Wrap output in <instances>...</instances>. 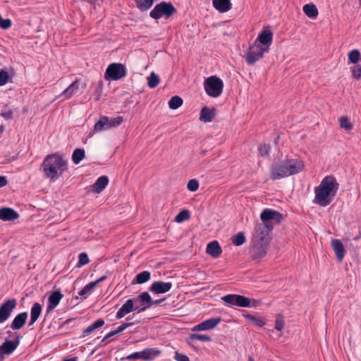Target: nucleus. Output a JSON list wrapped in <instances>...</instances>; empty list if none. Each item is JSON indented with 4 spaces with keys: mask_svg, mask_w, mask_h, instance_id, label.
<instances>
[{
    "mask_svg": "<svg viewBox=\"0 0 361 361\" xmlns=\"http://www.w3.org/2000/svg\"><path fill=\"white\" fill-rule=\"evenodd\" d=\"M339 189L336 178L331 175L325 176L320 184L315 187L313 203L321 207H326L333 201Z\"/></svg>",
    "mask_w": 361,
    "mask_h": 361,
    "instance_id": "nucleus-1",
    "label": "nucleus"
},
{
    "mask_svg": "<svg viewBox=\"0 0 361 361\" xmlns=\"http://www.w3.org/2000/svg\"><path fill=\"white\" fill-rule=\"evenodd\" d=\"M67 169L68 159L59 152L47 155L41 165L44 176L51 181L57 180Z\"/></svg>",
    "mask_w": 361,
    "mask_h": 361,
    "instance_id": "nucleus-2",
    "label": "nucleus"
},
{
    "mask_svg": "<svg viewBox=\"0 0 361 361\" xmlns=\"http://www.w3.org/2000/svg\"><path fill=\"white\" fill-rule=\"evenodd\" d=\"M304 167L302 161L287 159L272 164L270 168V178L272 180L281 179L300 172Z\"/></svg>",
    "mask_w": 361,
    "mask_h": 361,
    "instance_id": "nucleus-3",
    "label": "nucleus"
},
{
    "mask_svg": "<svg viewBox=\"0 0 361 361\" xmlns=\"http://www.w3.org/2000/svg\"><path fill=\"white\" fill-rule=\"evenodd\" d=\"M176 12V9L171 2L161 1L157 4L150 11L149 16L159 20L161 18H169Z\"/></svg>",
    "mask_w": 361,
    "mask_h": 361,
    "instance_id": "nucleus-4",
    "label": "nucleus"
},
{
    "mask_svg": "<svg viewBox=\"0 0 361 361\" xmlns=\"http://www.w3.org/2000/svg\"><path fill=\"white\" fill-rule=\"evenodd\" d=\"M222 300L228 307H255L257 302L237 294H228L222 298Z\"/></svg>",
    "mask_w": 361,
    "mask_h": 361,
    "instance_id": "nucleus-5",
    "label": "nucleus"
},
{
    "mask_svg": "<svg viewBox=\"0 0 361 361\" xmlns=\"http://www.w3.org/2000/svg\"><path fill=\"white\" fill-rule=\"evenodd\" d=\"M204 86L209 96L218 97L222 93L224 82L219 78L211 76L204 81Z\"/></svg>",
    "mask_w": 361,
    "mask_h": 361,
    "instance_id": "nucleus-6",
    "label": "nucleus"
},
{
    "mask_svg": "<svg viewBox=\"0 0 361 361\" xmlns=\"http://www.w3.org/2000/svg\"><path fill=\"white\" fill-rule=\"evenodd\" d=\"M126 75L125 66L120 63H113L109 65L105 71L106 80H118Z\"/></svg>",
    "mask_w": 361,
    "mask_h": 361,
    "instance_id": "nucleus-7",
    "label": "nucleus"
},
{
    "mask_svg": "<svg viewBox=\"0 0 361 361\" xmlns=\"http://www.w3.org/2000/svg\"><path fill=\"white\" fill-rule=\"evenodd\" d=\"M266 52H267L266 49L261 48L257 43H253L252 45L250 46L244 57L247 63L252 66L262 59Z\"/></svg>",
    "mask_w": 361,
    "mask_h": 361,
    "instance_id": "nucleus-8",
    "label": "nucleus"
},
{
    "mask_svg": "<svg viewBox=\"0 0 361 361\" xmlns=\"http://www.w3.org/2000/svg\"><path fill=\"white\" fill-rule=\"evenodd\" d=\"M123 118L122 116L116 118H109L107 116H102L95 123L94 129L95 131H101L103 130H109L111 128H115L121 125Z\"/></svg>",
    "mask_w": 361,
    "mask_h": 361,
    "instance_id": "nucleus-9",
    "label": "nucleus"
},
{
    "mask_svg": "<svg viewBox=\"0 0 361 361\" xmlns=\"http://www.w3.org/2000/svg\"><path fill=\"white\" fill-rule=\"evenodd\" d=\"M273 226L269 224L258 223L253 233V240L269 243V233Z\"/></svg>",
    "mask_w": 361,
    "mask_h": 361,
    "instance_id": "nucleus-10",
    "label": "nucleus"
},
{
    "mask_svg": "<svg viewBox=\"0 0 361 361\" xmlns=\"http://www.w3.org/2000/svg\"><path fill=\"white\" fill-rule=\"evenodd\" d=\"M133 299L135 305L134 311L137 313L142 312L152 306V298L147 292H143Z\"/></svg>",
    "mask_w": 361,
    "mask_h": 361,
    "instance_id": "nucleus-11",
    "label": "nucleus"
},
{
    "mask_svg": "<svg viewBox=\"0 0 361 361\" xmlns=\"http://www.w3.org/2000/svg\"><path fill=\"white\" fill-rule=\"evenodd\" d=\"M17 306L16 299H8L0 305V324L5 322L11 315L12 312Z\"/></svg>",
    "mask_w": 361,
    "mask_h": 361,
    "instance_id": "nucleus-12",
    "label": "nucleus"
},
{
    "mask_svg": "<svg viewBox=\"0 0 361 361\" xmlns=\"http://www.w3.org/2000/svg\"><path fill=\"white\" fill-rule=\"evenodd\" d=\"M160 352L154 348H146L142 351L135 352L129 355L126 357V359L152 360Z\"/></svg>",
    "mask_w": 361,
    "mask_h": 361,
    "instance_id": "nucleus-13",
    "label": "nucleus"
},
{
    "mask_svg": "<svg viewBox=\"0 0 361 361\" xmlns=\"http://www.w3.org/2000/svg\"><path fill=\"white\" fill-rule=\"evenodd\" d=\"M269 244L268 243L253 240V245L250 250L252 258L253 259H260L263 258L267 253Z\"/></svg>",
    "mask_w": 361,
    "mask_h": 361,
    "instance_id": "nucleus-14",
    "label": "nucleus"
},
{
    "mask_svg": "<svg viewBox=\"0 0 361 361\" xmlns=\"http://www.w3.org/2000/svg\"><path fill=\"white\" fill-rule=\"evenodd\" d=\"M273 33L269 29H264L258 35L254 43H257L261 48L265 49L268 52L272 43Z\"/></svg>",
    "mask_w": 361,
    "mask_h": 361,
    "instance_id": "nucleus-15",
    "label": "nucleus"
},
{
    "mask_svg": "<svg viewBox=\"0 0 361 361\" xmlns=\"http://www.w3.org/2000/svg\"><path fill=\"white\" fill-rule=\"evenodd\" d=\"M260 219L262 221V224H269L270 221H274L276 223L279 224L281 221L283 216L276 210L264 209L260 214Z\"/></svg>",
    "mask_w": 361,
    "mask_h": 361,
    "instance_id": "nucleus-16",
    "label": "nucleus"
},
{
    "mask_svg": "<svg viewBox=\"0 0 361 361\" xmlns=\"http://www.w3.org/2000/svg\"><path fill=\"white\" fill-rule=\"evenodd\" d=\"M221 321L220 317H213L207 319L192 328V331H207L214 329Z\"/></svg>",
    "mask_w": 361,
    "mask_h": 361,
    "instance_id": "nucleus-17",
    "label": "nucleus"
},
{
    "mask_svg": "<svg viewBox=\"0 0 361 361\" xmlns=\"http://www.w3.org/2000/svg\"><path fill=\"white\" fill-rule=\"evenodd\" d=\"M63 296V294L59 290L54 291L49 296L48 305L46 310L47 314H49L58 306Z\"/></svg>",
    "mask_w": 361,
    "mask_h": 361,
    "instance_id": "nucleus-18",
    "label": "nucleus"
},
{
    "mask_svg": "<svg viewBox=\"0 0 361 361\" xmlns=\"http://www.w3.org/2000/svg\"><path fill=\"white\" fill-rule=\"evenodd\" d=\"M172 286L171 282L155 281L151 285L149 290L154 293L161 294L169 292Z\"/></svg>",
    "mask_w": 361,
    "mask_h": 361,
    "instance_id": "nucleus-19",
    "label": "nucleus"
},
{
    "mask_svg": "<svg viewBox=\"0 0 361 361\" xmlns=\"http://www.w3.org/2000/svg\"><path fill=\"white\" fill-rule=\"evenodd\" d=\"M134 309L135 305L133 299H128L116 312V319H120L124 317L127 314L134 311Z\"/></svg>",
    "mask_w": 361,
    "mask_h": 361,
    "instance_id": "nucleus-20",
    "label": "nucleus"
},
{
    "mask_svg": "<svg viewBox=\"0 0 361 361\" xmlns=\"http://www.w3.org/2000/svg\"><path fill=\"white\" fill-rule=\"evenodd\" d=\"M19 214L14 209L9 207L0 209V219L4 221H11L17 219Z\"/></svg>",
    "mask_w": 361,
    "mask_h": 361,
    "instance_id": "nucleus-21",
    "label": "nucleus"
},
{
    "mask_svg": "<svg viewBox=\"0 0 361 361\" xmlns=\"http://www.w3.org/2000/svg\"><path fill=\"white\" fill-rule=\"evenodd\" d=\"M331 247L337 257L338 260L339 262H342L345 254V250L341 240L338 239L332 240Z\"/></svg>",
    "mask_w": 361,
    "mask_h": 361,
    "instance_id": "nucleus-22",
    "label": "nucleus"
},
{
    "mask_svg": "<svg viewBox=\"0 0 361 361\" xmlns=\"http://www.w3.org/2000/svg\"><path fill=\"white\" fill-rule=\"evenodd\" d=\"M27 319V313L26 312H21L15 317L9 326L13 330H18L24 326Z\"/></svg>",
    "mask_w": 361,
    "mask_h": 361,
    "instance_id": "nucleus-23",
    "label": "nucleus"
},
{
    "mask_svg": "<svg viewBox=\"0 0 361 361\" xmlns=\"http://www.w3.org/2000/svg\"><path fill=\"white\" fill-rule=\"evenodd\" d=\"M42 307L39 302H35L30 310V320L29 326L33 325L39 319L42 313Z\"/></svg>",
    "mask_w": 361,
    "mask_h": 361,
    "instance_id": "nucleus-24",
    "label": "nucleus"
},
{
    "mask_svg": "<svg viewBox=\"0 0 361 361\" xmlns=\"http://www.w3.org/2000/svg\"><path fill=\"white\" fill-rule=\"evenodd\" d=\"M216 110L214 108L209 109L204 106L201 110L200 120L206 123L211 122L214 118Z\"/></svg>",
    "mask_w": 361,
    "mask_h": 361,
    "instance_id": "nucleus-25",
    "label": "nucleus"
},
{
    "mask_svg": "<svg viewBox=\"0 0 361 361\" xmlns=\"http://www.w3.org/2000/svg\"><path fill=\"white\" fill-rule=\"evenodd\" d=\"M207 252L213 257H218L222 252V250L219 243L214 240L208 243Z\"/></svg>",
    "mask_w": 361,
    "mask_h": 361,
    "instance_id": "nucleus-26",
    "label": "nucleus"
},
{
    "mask_svg": "<svg viewBox=\"0 0 361 361\" xmlns=\"http://www.w3.org/2000/svg\"><path fill=\"white\" fill-rule=\"evenodd\" d=\"M79 81L75 80L72 82L65 90L62 92L60 97H63L65 99L71 98L79 90Z\"/></svg>",
    "mask_w": 361,
    "mask_h": 361,
    "instance_id": "nucleus-27",
    "label": "nucleus"
},
{
    "mask_svg": "<svg viewBox=\"0 0 361 361\" xmlns=\"http://www.w3.org/2000/svg\"><path fill=\"white\" fill-rule=\"evenodd\" d=\"M213 5L221 13L227 12L231 8V0H213Z\"/></svg>",
    "mask_w": 361,
    "mask_h": 361,
    "instance_id": "nucleus-28",
    "label": "nucleus"
},
{
    "mask_svg": "<svg viewBox=\"0 0 361 361\" xmlns=\"http://www.w3.org/2000/svg\"><path fill=\"white\" fill-rule=\"evenodd\" d=\"M109 179L107 176H100L96 182L92 185V190L97 193H100L107 185Z\"/></svg>",
    "mask_w": 361,
    "mask_h": 361,
    "instance_id": "nucleus-29",
    "label": "nucleus"
},
{
    "mask_svg": "<svg viewBox=\"0 0 361 361\" xmlns=\"http://www.w3.org/2000/svg\"><path fill=\"white\" fill-rule=\"evenodd\" d=\"M135 324V322L123 323V324L119 326L116 329L113 330V331L109 332L107 334H106V336L104 337V338L102 339V341L104 342L109 338L122 333L125 329H126L127 328H128L130 326H133Z\"/></svg>",
    "mask_w": 361,
    "mask_h": 361,
    "instance_id": "nucleus-30",
    "label": "nucleus"
},
{
    "mask_svg": "<svg viewBox=\"0 0 361 361\" xmlns=\"http://www.w3.org/2000/svg\"><path fill=\"white\" fill-rule=\"evenodd\" d=\"M18 346V341H9L6 340L1 345V352L4 351L6 355L11 354Z\"/></svg>",
    "mask_w": 361,
    "mask_h": 361,
    "instance_id": "nucleus-31",
    "label": "nucleus"
},
{
    "mask_svg": "<svg viewBox=\"0 0 361 361\" xmlns=\"http://www.w3.org/2000/svg\"><path fill=\"white\" fill-rule=\"evenodd\" d=\"M104 324V319H99L96 320L94 322H93L92 324H90L85 329L83 330L82 337H85L87 335L93 333L96 329L102 327Z\"/></svg>",
    "mask_w": 361,
    "mask_h": 361,
    "instance_id": "nucleus-32",
    "label": "nucleus"
},
{
    "mask_svg": "<svg viewBox=\"0 0 361 361\" xmlns=\"http://www.w3.org/2000/svg\"><path fill=\"white\" fill-rule=\"evenodd\" d=\"M85 152L83 149H75L72 154V161L75 164H78L84 158Z\"/></svg>",
    "mask_w": 361,
    "mask_h": 361,
    "instance_id": "nucleus-33",
    "label": "nucleus"
},
{
    "mask_svg": "<svg viewBox=\"0 0 361 361\" xmlns=\"http://www.w3.org/2000/svg\"><path fill=\"white\" fill-rule=\"evenodd\" d=\"M303 11L310 18H315L318 15L317 7L312 4H305L303 6Z\"/></svg>",
    "mask_w": 361,
    "mask_h": 361,
    "instance_id": "nucleus-34",
    "label": "nucleus"
},
{
    "mask_svg": "<svg viewBox=\"0 0 361 361\" xmlns=\"http://www.w3.org/2000/svg\"><path fill=\"white\" fill-rule=\"evenodd\" d=\"M150 276L151 274L149 271H143L136 275L134 281L138 284L144 283L150 279Z\"/></svg>",
    "mask_w": 361,
    "mask_h": 361,
    "instance_id": "nucleus-35",
    "label": "nucleus"
},
{
    "mask_svg": "<svg viewBox=\"0 0 361 361\" xmlns=\"http://www.w3.org/2000/svg\"><path fill=\"white\" fill-rule=\"evenodd\" d=\"M137 7L141 11H146L149 10L153 3L154 0H135Z\"/></svg>",
    "mask_w": 361,
    "mask_h": 361,
    "instance_id": "nucleus-36",
    "label": "nucleus"
},
{
    "mask_svg": "<svg viewBox=\"0 0 361 361\" xmlns=\"http://www.w3.org/2000/svg\"><path fill=\"white\" fill-rule=\"evenodd\" d=\"M252 324L258 326H263L265 324V320L263 317H256L252 314H247L245 317Z\"/></svg>",
    "mask_w": 361,
    "mask_h": 361,
    "instance_id": "nucleus-37",
    "label": "nucleus"
},
{
    "mask_svg": "<svg viewBox=\"0 0 361 361\" xmlns=\"http://www.w3.org/2000/svg\"><path fill=\"white\" fill-rule=\"evenodd\" d=\"M183 104V99L179 96H173L169 102V108L177 109Z\"/></svg>",
    "mask_w": 361,
    "mask_h": 361,
    "instance_id": "nucleus-38",
    "label": "nucleus"
},
{
    "mask_svg": "<svg viewBox=\"0 0 361 361\" xmlns=\"http://www.w3.org/2000/svg\"><path fill=\"white\" fill-rule=\"evenodd\" d=\"M159 78L154 72L151 73L147 78V84L150 88L156 87L159 83Z\"/></svg>",
    "mask_w": 361,
    "mask_h": 361,
    "instance_id": "nucleus-39",
    "label": "nucleus"
},
{
    "mask_svg": "<svg viewBox=\"0 0 361 361\" xmlns=\"http://www.w3.org/2000/svg\"><path fill=\"white\" fill-rule=\"evenodd\" d=\"M191 341H200L203 342H209L212 340L211 337L206 334H192L189 336Z\"/></svg>",
    "mask_w": 361,
    "mask_h": 361,
    "instance_id": "nucleus-40",
    "label": "nucleus"
},
{
    "mask_svg": "<svg viewBox=\"0 0 361 361\" xmlns=\"http://www.w3.org/2000/svg\"><path fill=\"white\" fill-rule=\"evenodd\" d=\"M340 127L345 129L346 131H350L353 129V126L350 122L346 116H342L339 119Z\"/></svg>",
    "mask_w": 361,
    "mask_h": 361,
    "instance_id": "nucleus-41",
    "label": "nucleus"
},
{
    "mask_svg": "<svg viewBox=\"0 0 361 361\" xmlns=\"http://www.w3.org/2000/svg\"><path fill=\"white\" fill-rule=\"evenodd\" d=\"M95 288V283L90 282L87 284L79 293L78 295L80 296H84L85 298L87 295H90L94 288Z\"/></svg>",
    "mask_w": 361,
    "mask_h": 361,
    "instance_id": "nucleus-42",
    "label": "nucleus"
},
{
    "mask_svg": "<svg viewBox=\"0 0 361 361\" xmlns=\"http://www.w3.org/2000/svg\"><path fill=\"white\" fill-rule=\"evenodd\" d=\"M190 217V215L188 210H182L176 215L175 219L176 222L181 223L188 220Z\"/></svg>",
    "mask_w": 361,
    "mask_h": 361,
    "instance_id": "nucleus-43",
    "label": "nucleus"
},
{
    "mask_svg": "<svg viewBox=\"0 0 361 361\" xmlns=\"http://www.w3.org/2000/svg\"><path fill=\"white\" fill-rule=\"evenodd\" d=\"M245 242V237L243 233L239 232L233 237V243L235 246H240Z\"/></svg>",
    "mask_w": 361,
    "mask_h": 361,
    "instance_id": "nucleus-44",
    "label": "nucleus"
},
{
    "mask_svg": "<svg viewBox=\"0 0 361 361\" xmlns=\"http://www.w3.org/2000/svg\"><path fill=\"white\" fill-rule=\"evenodd\" d=\"M360 51L357 49H353L348 53V61L349 63H356L358 62L360 59Z\"/></svg>",
    "mask_w": 361,
    "mask_h": 361,
    "instance_id": "nucleus-45",
    "label": "nucleus"
},
{
    "mask_svg": "<svg viewBox=\"0 0 361 361\" xmlns=\"http://www.w3.org/2000/svg\"><path fill=\"white\" fill-rule=\"evenodd\" d=\"M78 262L77 263V267H80L83 265L87 264L89 262V257L85 252H81L78 256Z\"/></svg>",
    "mask_w": 361,
    "mask_h": 361,
    "instance_id": "nucleus-46",
    "label": "nucleus"
},
{
    "mask_svg": "<svg viewBox=\"0 0 361 361\" xmlns=\"http://www.w3.org/2000/svg\"><path fill=\"white\" fill-rule=\"evenodd\" d=\"M187 188L190 191L195 192L199 188V183L195 179H191L188 181Z\"/></svg>",
    "mask_w": 361,
    "mask_h": 361,
    "instance_id": "nucleus-47",
    "label": "nucleus"
},
{
    "mask_svg": "<svg viewBox=\"0 0 361 361\" xmlns=\"http://www.w3.org/2000/svg\"><path fill=\"white\" fill-rule=\"evenodd\" d=\"M8 73L4 70L0 71V86L4 85L8 80Z\"/></svg>",
    "mask_w": 361,
    "mask_h": 361,
    "instance_id": "nucleus-48",
    "label": "nucleus"
},
{
    "mask_svg": "<svg viewBox=\"0 0 361 361\" xmlns=\"http://www.w3.org/2000/svg\"><path fill=\"white\" fill-rule=\"evenodd\" d=\"M284 321L281 315H278L275 322V329L280 331L283 329Z\"/></svg>",
    "mask_w": 361,
    "mask_h": 361,
    "instance_id": "nucleus-49",
    "label": "nucleus"
},
{
    "mask_svg": "<svg viewBox=\"0 0 361 361\" xmlns=\"http://www.w3.org/2000/svg\"><path fill=\"white\" fill-rule=\"evenodd\" d=\"M270 147L269 145H261L258 148L259 153L261 156H267L269 153Z\"/></svg>",
    "mask_w": 361,
    "mask_h": 361,
    "instance_id": "nucleus-50",
    "label": "nucleus"
},
{
    "mask_svg": "<svg viewBox=\"0 0 361 361\" xmlns=\"http://www.w3.org/2000/svg\"><path fill=\"white\" fill-rule=\"evenodd\" d=\"M6 334H8V337L11 340L9 341H18L20 343V336L18 332H13L11 331H7Z\"/></svg>",
    "mask_w": 361,
    "mask_h": 361,
    "instance_id": "nucleus-51",
    "label": "nucleus"
},
{
    "mask_svg": "<svg viewBox=\"0 0 361 361\" xmlns=\"http://www.w3.org/2000/svg\"><path fill=\"white\" fill-rule=\"evenodd\" d=\"M11 20L8 18L4 19L0 16V27L2 29L6 30L11 26Z\"/></svg>",
    "mask_w": 361,
    "mask_h": 361,
    "instance_id": "nucleus-52",
    "label": "nucleus"
},
{
    "mask_svg": "<svg viewBox=\"0 0 361 361\" xmlns=\"http://www.w3.org/2000/svg\"><path fill=\"white\" fill-rule=\"evenodd\" d=\"M353 76L356 79L361 78V64L360 65L355 66L353 67Z\"/></svg>",
    "mask_w": 361,
    "mask_h": 361,
    "instance_id": "nucleus-53",
    "label": "nucleus"
},
{
    "mask_svg": "<svg viewBox=\"0 0 361 361\" xmlns=\"http://www.w3.org/2000/svg\"><path fill=\"white\" fill-rule=\"evenodd\" d=\"M174 359L176 361H190V359L187 355L179 353L178 352L176 353Z\"/></svg>",
    "mask_w": 361,
    "mask_h": 361,
    "instance_id": "nucleus-54",
    "label": "nucleus"
},
{
    "mask_svg": "<svg viewBox=\"0 0 361 361\" xmlns=\"http://www.w3.org/2000/svg\"><path fill=\"white\" fill-rule=\"evenodd\" d=\"M7 180L4 176H0V188L5 186L7 184Z\"/></svg>",
    "mask_w": 361,
    "mask_h": 361,
    "instance_id": "nucleus-55",
    "label": "nucleus"
},
{
    "mask_svg": "<svg viewBox=\"0 0 361 361\" xmlns=\"http://www.w3.org/2000/svg\"><path fill=\"white\" fill-rule=\"evenodd\" d=\"M1 116L6 118H11L12 116V112L10 111L6 112H2Z\"/></svg>",
    "mask_w": 361,
    "mask_h": 361,
    "instance_id": "nucleus-56",
    "label": "nucleus"
},
{
    "mask_svg": "<svg viewBox=\"0 0 361 361\" xmlns=\"http://www.w3.org/2000/svg\"><path fill=\"white\" fill-rule=\"evenodd\" d=\"M106 279V276H102L100 278H99L97 280L92 281V283H95V286L99 284V283L104 281Z\"/></svg>",
    "mask_w": 361,
    "mask_h": 361,
    "instance_id": "nucleus-57",
    "label": "nucleus"
},
{
    "mask_svg": "<svg viewBox=\"0 0 361 361\" xmlns=\"http://www.w3.org/2000/svg\"><path fill=\"white\" fill-rule=\"evenodd\" d=\"M164 300V299H160V300H152V306L154 305H159L161 302H162Z\"/></svg>",
    "mask_w": 361,
    "mask_h": 361,
    "instance_id": "nucleus-58",
    "label": "nucleus"
},
{
    "mask_svg": "<svg viewBox=\"0 0 361 361\" xmlns=\"http://www.w3.org/2000/svg\"><path fill=\"white\" fill-rule=\"evenodd\" d=\"M63 361H77L76 357L65 360Z\"/></svg>",
    "mask_w": 361,
    "mask_h": 361,
    "instance_id": "nucleus-59",
    "label": "nucleus"
},
{
    "mask_svg": "<svg viewBox=\"0 0 361 361\" xmlns=\"http://www.w3.org/2000/svg\"><path fill=\"white\" fill-rule=\"evenodd\" d=\"M248 361H254V359L251 357H249Z\"/></svg>",
    "mask_w": 361,
    "mask_h": 361,
    "instance_id": "nucleus-60",
    "label": "nucleus"
},
{
    "mask_svg": "<svg viewBox=\"0 0 361 361\" xmlns=\"http://www.w3.org/2000/svg\"><path fill=\"white\" fill-rule=\"evenodd\" d=\"M360 6H361V0H360Z\"/></svg>",
    "mask_w": 361,
    "mask_h": 361,
    "instance_id": "nucleus-61",
    "label": "nucleus"
}]
</instances>
